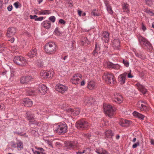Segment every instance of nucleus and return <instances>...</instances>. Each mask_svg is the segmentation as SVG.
Returning a JSON list of instances; mask_svg holds the SVG:
<instances>
[{
    "mask_svg": "<svg viewBox=\"0 0 154 154\" xmlns=\"http://www.w3.org/2000/svg\"><path fill=\"white\" fill-rule=\"evenodd\" d=\"M14 71V70H12L11 71V77H13L15 76Z\"/></svg>",
    "mask_w": 154,
    "mask_h": 154,
    "instance_id": "nucleus-54",
    "label": "nucleus"
},
{
    "mask_svg": "<svg viewBox=\"0 0 154 154\" xmlns=\"http://www.w3.org/2000/svg\"><path fill=\"white\" fill-rule=\"evenodd\" d=\"M55 89L57 91L63 94L67 90L68 88L62 84H58L56 86Z\"/></svg>",
    "mask_w": 154,
    "mask_h": 154,
    "instance_id": "nucleus-11",
    "label": "nucleus"
},
{
    "mask_svg": "<svg viewBox=\"0 0 154 154\" xmlns=\"http://www.w3.org/2000/svg\"><path fill=\"white\" fill-rule=\"evenodd\" d=\"M123 100L121 95L119 94L116 93L114 96L113 101L118 103H122Z\"/></svg>",
    "mask_w": 154,
    "mask_h": 154,
    "instance_id": "nucleus-14",
    "label": "nucleus"
},
{
    "mask_svg": "<svg viewBox=\"0 0 154 154\" xmlns=\"http://www.w3.org/2000/svg\"><path fill=\"white\" fill-rule=\"evenodd\" d=\"M35 64L39 67H42L44 65L42 60L41 59L36 60L35 62Z\"/></svg>",
    "mask_w": 154,
    "mask_h": 154,
    "instance_id": "nucleus-35",
    "label": "nucleus"
},
{
    "mask_svg": "<svg viewBox=\"0 0 154 154\" xmlns=\"http://www.w3.org/2000/svg\"><path fill=\"white\" fill-rule=\"evenodd\" d=\"M75 125L77 128L83 129L87 128L89 126V125L85 120L82 119L76 122Z\"/></svg>",
    "mask_w": 154,
    "mask_h": 154,
    "instance_id": "nucleus-6",
    "label": "nucleus"
},
{
    "mask_svg": "<svg viewBox=\"0 0 154 154\" xmlns=\"http://www.w3.org/2000/svg\"><path fill=\"white\" fill-rule=\"evenodd\" d=\"M95 11H96V9L93 10V11L91 12V14L94 16H98L99 15L97 14L96 13V12H95Z\"/></svg>",
    "mask_w": 154,
    "mask_h": 154,
    "instance_id": "nucleus-51",
    "label": "nucleus"
},
{
    "mask_svg": "<svg viewBox=\"0 0 154 154\" xmlns=\"http://www.w3.org/2000/svg\"><path fill=\"white\" fill-rule=\"evenodd\" d=\"M35 149L39 151L34 150L33 149H32V150L34 154H46L44 152L45 150L42 148L35 147Z\"/></svg>",
    "mask_w": 154,
    "mask_h": 154,
    "instance_id": "nucleus-24",
    "label": "nucleus"
},
{
    "mask_svg": "<svg viewBox=\"0 0 154 154\" xmlns=\"http://www.w3.org/2000/svg\"><path fill=\"white\" fill-rule=\"evenodd\" d=\"M105 134L106 137L107 138H111L113 136V133L112 131L110 130L106 131L105 132Z\"/></svg>",
    "mask_w": 154,
    "mask_h": 154,
    "instance_id": "nucleus-36",
    "label": "nucleus"
},
{
    "mask_svg": "<svg viewBox=\"0 0 154 154\" xmlns=\"http://www.w3.org/2000/svg\"><path fill=\"white\" fill-rule=\"evenodd\" d=\"M13 8V7L12 5H10L8 7L7 9L9 11H11L12 10Z\"/></svg>",
    "mask_w": 154,
    "mask_h": 154,
    "instance_id": "nucleus-52",
    "label": "nucleus"
},
{
    "mask_svg": "<svg viewBox=\"0 0 154 154\" xmlns=\"http://www.w3.org/2000/svg\"><path fill=\"white\" fill-rule=\"evenodd\" d=\"M150 142L151 144L154 145V139H152L150 141Z\"/></svg>",
    "mask_w": 154,
    "mask_h": 154,
    "instance_id": "nucleus-61",
    "label": "nucleus"
},
{
    "mask_svg": "<svg viewBox=\"0 0 154 154\" xmlns=\"http://www.w3.org/2000/svg\"><path fill=\"white\" fill-rule=\"evenodd\" d=\"M27 119L32 124H34L35 125L37 126L40 125L39 123L33 117L32 114H31L29 113H27Z\"/></svg>",
    "mask_w": 154,
    "mask_h": 154,
    "instance_id": "nucleus-13",
    "label": "nucleus"
},
{
    "mask_svg": "<svg viewBox=\"0 0 154 154\" xmlns=\"http://www.w3.org/2000/svg\"><path fill=\"white\" fill-rule=\"evenodd\" d=\"M121 68V66L118 64H114L113 66L112 69L115 70H119Z\"/></svg>",
    "mask_w": 154,
    "mask_h": 154,
    "instance_id": "nucleus-38",
    "label": "nucleus"
},
{
    "mask_svg": "<svg viewBox=\"0 0 154 154\" xmlns=\"http://www.w3.org/2000/svg\"><path fill=\"white\" fill-rule=\"evenodd\" d=\"M127 75V73L125 72L120 75L119 76L118 80L121 84H123L125 83Z\"/></svg>",
    "mask_w": 154,
    "mask_h": 154,
    "instance_id": "nucleus-16",
    "label": "nucleus"
},
{
    "mask_svg": "<svg viewBox=\"0 0 154 154\" xmlns=\"http://www.w3.org/2000/svg\"><path fill=\"white\" fill-rule=\"evenodd\" d=\"M127 75L128 78H132L133 77V76L131 74V73H129Z\"/></svg>",
    "mask_w": 154,
    "mask_h": 154,
    "instance_id": "nucleus-57",
    "label": "nucleus"
},
{
    "mask_svg": "<svg viewBox=\"0 0 154 154\" xmlns=\"http://www.w3.org/2000/svg\"><path fill=\"white\" fill-rule=\"evenodd\" d=\"M65 146L67 149H75L78 148V143L76 141H70L67 142L65 144Z\"/></svg>",
    "mask_w": 154,
    "mask_h": 154,
    "instance_id": "nucleus-9",
    "label": "nucleus"
},
{
    "mask_svg": "<svg viewBox=\"0 0 154 154\" xmlns=\"http://www.w3.org/2000/svg\"><path fill=\"white\" fill-rule=\"evenodd\" d=\"M37 17H38V16L36 15H30V17L31 19H34L35 20V19H36V18Z\"/></svg>",
    "mask_w": 154,
    "mask_h": 154,
    "instance_id": "nucleus-49",
    "label": "nucleus"
},
{
    "mask_svg": "<svg viewBox=\"0 0 154 154\" xmlns=\"http://www.w3.org/2000/svg\"><path fill=\"white\" fill-rule=\"evenodd\" d=\"M49 19L53 23L55 22L56 18L54 16H52L49 18Z\"/></svg>",
    "mask_w": 154,
    "mask_h": 154,
    "instance_id": "nucleus-43",
    "label": "nucleus"
},
{
    "mask_svg": "<svg viewBox=\"0 0 154 154\" xmlns=\"http://www.w3.org/2000/svg\"><path fill=\"white\" fill-rule=\"evenodd\" d=\"M142 29L144 31L146 30V27L144 26L143 25L142 26Z\"/></svg>",
    "mask_w": 154,
    "mask_h": 154,
    "instance_id": "nucleus-64",
    "label": "nucleus"
},
{
    "mask_svg": "<svg viewBox=\"0 0 154 154\" xmlns=\"http://www.w3.org/2000/svg\"><path fill=\"white\" fill-rule=\"evenodd\" d=\"M16 30L15 28L11 27L9 28L7 30L6 36L7 37H10L14 35L16 32Z\"/></svg>",
    "mask_w": 154,
    "mask_h": 154,
    "instance_id": "nucleus-15",
    "label": "nucleus"
},
{
    "mask_svg": "<svg viewBox=\"0 0 154 154\" xmlns=\"http://www.w3.org/2000/svg\"><path fill=\"white\" fill-rule=\"evenodd\" d=\"M147 5H150L152 4V0H145Z\"/></svg>",
    "mask_w": 154,
    "mask_h": 154,
    "instance_id": "nucleus-48",
    "label": "nucleus"
},
{
    "mask_svg": "<svg viewBox=\"0 0 154 154\" xmlns=\"http://www.w3.org/2000/svg\"><path fill=\"white\" fill-rule=\"evenodd\" d=\"M47 87L44 85H39L38 86V91L41 94H45L47 93Z\"/></svg>",
    "mask_w": 154,
    "mask_h": 154,
    "instance_id": "nucleus-18",
    "label": "nucleus"
},
{
    "mask_svg": "<svg viewBox=\"0 0 154 154\" xmlns=\"http://www.w3.org/2000/svg\"><path fill=\"white\" fill-rule=\"evenodd\" d=\"M104 111L105 113L109 117H111L113 116L115 111L112 106L109 104H104L103 105Z\"/></svg>",
    "mask_w": 154,
    "mask_h": 154,
    "instance_id": "nucleus-5",
    "label": "nucleus"
},
{
    "mask_svg": "<svg viewBox=\"0 0 154 154\" xmlns=\"http://www.w3.org/2000/svg\"><path fill=\"white\" fill-rule=\"evenodd\" d=\"M5 48L2 45H0V52H2L3 51H4Z\"/></svg>",
    "mask_w": 154,
    "mask_h": 154,
    "instance_id": "nucleus-50",
    "label": "nucleus"
},
{
    "mask_svg": "<svg viewBox=\"0 0 154 154\" xmlns=\"http://www.w3.org/2000/svg\"><path fill=\"white\" fill-rule=\"evenodd\" d=\"M14 5L16 8H18L21 7V4L20 3L18 2H15L14 4Z\"/></svg>",
    "mask_w": 154,
    "mask_h": 154,
    "instance_id": "nucleus-41",
    "label": "nucleus"
},
{
    "mask_svg": "<svg viewBox=\"0 0 154 154\" xmlns=\"http://www.w3.org/2000/svg\"><path fill=\"white\" fill-rule=\"evenodd\" d=\"M112 44L113 47H115L119 49L120 47V41L119 38H116L112 42Z\"/></svg>",
    "mask_w": 154,
    "mask_h": 154,
    "instance_id": "nucleus-26",
    "label": "nucleus"
},
{
    "mask_svg": "<svg viewBox=\"0 0 154 154\" xmlns=\"http://www.w3.org/2000/svg\"><path fill=\"white\" fill-rule=\"evenodd\" d=\"M122 8L124 11L128 13L129 11V6L127 3H124L122 5Z\"/></svg>",
    "mask_w": 154,
    "mask_h": 154,
    "instance_id": "nucleus-34",
    "label": "nucleus"
},
{
    "mask_svg": "<svg viewBox=\"0 0 154 154\" xmlns=\"http://www.w3.org/2000/svg\"><path fill=\"white\" fill-rule=\"evenodd\" d=\"M140 145V142L138 141L137 142V143L134 144L132 146V147L133 148H136L137 146H139Z\"/></svg>",
    "mask_w": 154,
    "mask_h": 154,
    "instance_id": "nucleus-44",
    "label": "nucleus"
},
{
    "mask_svg": "<svg viewBox=\"0 0 154 154\" xmlns=\"http://www.w3.org/2000/svg\"><path fill=\"white\" fill-rule=\"evenodd\" d=\"M123 63L126 67H128L129 66V63L127 60H123Z\"/></svg>",
    "mask_w": 154,
    "mask_h": 154,
    "instance_id": "nucleus-45",
    "label": "nucleus"
},
{
    "mask_svg": "<svg viewBox=\"0 0 154 154\" xmlns=\"http://www.w3.org/2000/svg\"><path fill=\"white\" fill-rule=\"evenodd\" d=\"M145 102L142 100L139 101L137 104V106L141 111L146 112L148 110V107L146 105Z\"/></svg>",
    "mask_w": 154,
    "mask_h": 154,
    "instance_id": "nucleus-8",
    "label": "nucleus"
},
{
    "mask_svg": "<svg viewBox=\"0 0 154 154\" xmlns=\"http://www.w3.org/2000/svg\"><path fill=\"white\" fill-rule=\"evenodd\" d=\"M43 15L49 14L51 13V12L49 10H42Z\"/></svg>",
    "mask_w": 154,
    "mask_h": 154,
    "instance_id": "nucleus-42",
    "label": "nucleus"
},
{
    "mask_svg": "<svg viewBox=\"0 0 154 154\" xmlns=\"http://www.w3.org/2000/svg\"><path fill=\"white\" fill-rule=\"evenodd\" d=\"M102 125H101V126H104L106 125V123L104 120L102 121L101 123Z\"/></svg>",
    "mask_w": 154,
    "mask_h": 154,
    "instance_id": "nucleus-56",
    "label": "nucleus"
},
{
    "mask_svg": "<svg viewBox=\"0 0 154 154\" xmlns=\"http://www.w3.org/2000/svg\"><path fill=\"white\" fill-rule=\"evenodd\" d=\"M96 86V84L93 81H90L88 83V88L90 90L94 89Z\"/></svg>",
    "mask_w": 154,
    "mask_h": 154,
    "instance_id": "nucleus-28",
    "label": "nucleus"
},
{
    "mask_svg": "<svg viewBox=\"0 0 154 154\" xmlns=\"http://www.w3.org/2000/svg\"><path fill=\"white\" fill-rule=\"evenodd\" d=\"M27 93L29 95H35L36 93L35 91L32 90L31 89H30L27 91Z\"/></svg>",
    "mask_w": 154,
    "mask_h": 154,
    "instance_id": "nucleus-40",
    "label": "nucleus"
},
{
    "mask_svg": "<svg viewBox=\"0 0 154 154\" xmlns=\"http://www.w3.org/2000/svg\"><path fill=\"white\" fill-rule=\"evenodd\" d=\"M82 75L80 74H75L71 78V82L72 84L76 85L78 83L79 81L82 79Z\"/></svg>",
    "mask_w": 154,
    "mask_h": 154,
    "instance_id": "nucleus-10",
    "label": "nucleus"
},
{
    "mask_svg": "<svg viewBox=\"0 0 154 154\" xmlns=\"http://www.w3.org/2000/svg\"><path fill=\"white\" fill-rule=\"evenodd\" d=\"M45 51L48 54H53L56 52L57 46L56 44L53 42H49L46 44L45 46Z\"/></svg>",
    "mask_w": 154,
    "mask_h": 154,
    "instance_id": "nucleus-1",
    "label": "nucleus"
},
{
    "mask_svg": "<svg viewBox=\"0 0 154 154\" xmlns=\"http://www.w3.org/2000/svg\"><path fill=\"white\" fill-rule=\"evenodd\" d=\"M85 150H84L83 151V152H80V151H79V152H76V153L77 154H81V153H85Z\"/></svg>",
    "mask_w": 154,
    "mask_h": 154,
    "instance_id": "nucleus-59",
    "label": "nucleus"
},
{
    "mask_svg": "<svg viewBox=\"0 0 154 154\" xmlns=\"http://www.w3.org/2000/svg\"><path fill=\"white\" fill-rule=\"evenodd\" d=\"M85 84V82L84 80L82 81L81 83V86H83Z\"/></svg>",
    "mask_w": 154,
    "mask_h": 154,
    "instance_id": "nucleus-63",
    "label": "nucleus"
},
{
    "mask_svg": "<svg viewBox=\"0 0 154 154\" xmlns=\"http://www.w3.org/2000/svg\"><path fill=\"white\" fill-rule=\"evenodd\" d=\"M36 14L39 15H43L42 10L38 12V13H37Z\"/></svg>",
    "mask_w": 154,
    "mask_h": 154,
    "instance_id": "nucleus-62",
    "label": "nucleus"
},
{
    "mask_svg": "<svg viewBox=\"0 0 154 154\" xmlns=\"http://www.w3.org/2000/svg\"><path fill=\"white\" fill-rule=\"evenodd\" d=\"M98 51H97V50L94 49V50L93 51V52L92 53V55L93 56H95L97 54Z\"/></svg>",
    "mask_w": 154,
    "mask_h": 154,
    "instance_id": "nucleus-53",
    "label": "nucleus"
},
{
    "mask_svg": "<svg viewBox=\"0 0 154 154\" xmlns=\"http://www.w3.org/2000/svg\"><path fill=\"white\" fill-rule=\"evenodd\" d=\"M23 103L26 105L27 106H31L33 104V102L30 99L28 98H25L23 100Z\"/></svg>",
    "mask_w": 154,
    "mask_h": 154,
    "instance_id": "nucleus-27",
    "label": "nucleus"
},
{
    "mask_svg": "<svg viewBox=\"0 0 154 154\" xmlns=\"http://www.w3.org/2000/svg\"><path fill=\"white\" fill-rule=\"evenodd\" d=\"M114 64L112 62H106L104 64V66L105 67L108 68L109 69H112Z\"/></svg>",
    "mask_w": 154,
    "mask_h": 154,
    "instance_id": "nucleus-33",
    "label": "nucleus"
},
{
    "mask_svg": "<svg viewBox=\"0 0 154 154\" xmlns=\"http://www.w3.org/2000/svg\"><path fill=\"white\" fill-rule=\"evenodd\" d=\"M59 22L60 23L63 24H64L65 23V22L62 19H60L59 20Z\"/></svg>",
    "mask_w": 154,
    "mask_h": 154,
    "instance_id": "nucleus-55",
    "label": "nucleus"
},
{
    "mask_svg": "<svg viewBox=\"0 0 154 154\" xmlns=\"http://www.w3.org/2000/svg\"><path fill=\"white\" fill-rule=\"evenodd\" d=\"M103 78L108 84L113 85L115 84L116 83L115 78L113 74L111 73H104L103 76Z\"/></svg>",
    "mask_w": 154,
    "mask_h": 154,
    "instance_id": "nucleus-2",
    "label": "nucleus"
},
{
    "mask_svg": "<svg viewBox=\"0 0 154 154\" xmlns=\"http://www.w3.org/2000/svg\"><path fill=\"white\" fill-rule=\"evenodd\" d=\"M41 24L44 28L47 29L50 28L51 26V23L48 20L44 21Z\"/></svg>",
    "mask_w": 154,
    "mask_h": 154,
    "instance_id": "nucleus-25",
    "label": "nucleus"
},
{
    "mask_svg": "<svg viewBox=\"0 0 154 154\" xmlns=\"http://www.w3.org/2000/svg\"><path fill=\"white\" fill-rule=\"evenodd\" d=\"M137 88L143 94H145L147 91L146 89L144 86L140 85L139 83H137L135 85Z\"/></svg>",
    "mask_w": 154,
    "mask_h": 154,
    "instance_id": "nucleus-19",
    "label": "nucleus"
},
{
    "mask_svg": "<svg viewBox=\"0 0 154 154\" xmlns=\"http://www.w3.org/2000/svg\"><path fill=\"white\" fill-rule=\"evenodd\" d=\"M104 2L107 11L110 14H112L113 13V11L112 10V8L109 2L107 0H104Z\"/></svg>",
    "mask_w": 154,
    "mask_h": 154,
    "instance_id": "nucleus-20",
    "label": "nucleus"
},
{
    "mask_svg": "<svg viewBox=\"0 0 154 154\" xmlns=\"http://www.w3.org/2000/svg\"><path fill=\"white\" fill-rule=\"evenodd\" d=\"M14 40V38H12L9 40V41H10L11 43H13Z\"/></svg>",
    "mask_w": 154,
    "mask_h": 154,
    "instance_id": "nucleus-60",
    "label": "nucleus"
},
{
    "mask_svg": "<svg viewBox=\"0 0 154 154\" xmlns=\"http://www.w3.org/2000/svg\"><path fill=\"white\" fill-rule=\"evenodd\" d=\"M45 19V17H39L38 18L37 17L36 18V19H35V21H42L44 19Z\"/></svg>",
    "mask_w": 154,
    "mask_h": 154,
    "instance_id": "nucleus-47",
    "label": "nucleus"
},
{
    "mask_svg": "<svg viewBox=\"0 0 154 154\" xmlns=\"http://www.w3.org/2000/svg\"><path fill=\"white\" fill-rule=\"evenodd\" d=\"M133 115L136 117L141 119H143L144 116L136 111H134L133 113Z\"/></svg>",
    "mask_w": 154,
    "mask_h": 154,
    "instance_id": "nucleus-32",
    "label": "nucleus"
},
{
    "mask_svg": "<svg viewBox=\"0 0 154 154\" xmlns=\"http://www.w3.org/2000/svg\"><path fill=\"white\" fill-rule=\"evenodd\" d=\"M54 130L56 132L58 133L59 134H63L65 133L67 131V126L66 124L63 122L59 124L58 125H56Z\"/></svg>",
    "mask_w": 154,
    "mask_h": 154,
    "instance_id": "nucleus-3",
    "label": "nucleus"
},
{
    "mask_svg": "<svg viewBox=\"0 0 154 154\" xmlns=\"http://www.w3.org/2000/svg\"><path fill=\"white\" fill-rule=\"evenodd\" d=\"M82 43L81 44L83 45H84V44L87 42L88 39L87 38L85 37H83L81 38Z\"/></svg>",
    "mask_w": 154,
    "mask_h": 154,
    "instance_id": "nucleus-39",
    "label": "nucleus"
},
{
    "mask_svg": "<svg viewBox=\"0 0 154 154\" xmlns=\"http://www.w3.org/2000/svg\"><path fill=\"white\" fill-rule=\"evenodd\" d=\"M139 40L140 42L142 43L143 44L149 48L152 49V46L151 44L146 38L142 36H140L139 38Z\"/></svg>",
    "mask_w": 154,
    "mask_h": 154,
    "instance_id": "nucleus-12",
    "label": "nucleus"
},
{
    "mask_svg": "<svg viewBox=\"0 0 154 154\" xmlns=\"http://www.w3.org/2000/svg\"><path fill=\"white\" fill-rule=\"evenodd\" d=\"M109 33L106 31L103 32L102 34V39L104 40L106 43H107L109 40Z\"/></svg>",
    "mask_w": 154,
    "mask_h": 154,
    "instance_id": "nucleus-21",
    "label": "nucleus"
},
{
    "mask_svg": "<svg viewBox=\"0 0 154 154\" xmlns=\"http://www.w3.org/2000/svg\"><path fill=\"white\" fill-rule=\"evenodd\" d=\"M13 61L15 63L21 66H25L28 64L26 59L22 56L15 57Z\"/></svg>",
    "mask_w": 154,
    "mask_h": 154,
    "instance_id": "nucleus-4",
    "label": "nucleus"
},
{
    "mask_svg": "<svg viewBox=\"0 0 154 154\" xmlns=\"http://www.w3.org/2000/svg\"><path fill=\"white\" fill-rule=\"evenodd\" d=\"M37 54V51L36 49L35 48H33L31 50L29 53H28V55L30 58L33 57Z\"/></svg>",
    "mask_w": 154,
    "mask_h": 154,
    "instance_id": "nucleus-29",
    "label": "nucleus"
},
{
    "mask_svg": "<svg viewBox=\"0 0 154 154\" xmlns=\"http://www.w3.org/2000/svg\"><path fill=\"white\" fill-rule=\"evenodd\" d=\"M33 78V76L29 75L27 76L23 77L20 78V82L22 84L27 83Z\"/></svg>",
    "mask_w": 154,
    "mask_h": 154,
    "instance_id": "nucleus-17",
    "label": "nucleus"
},
{
    "mask_svg": "<svg viewBox=\"0 0 154 154\" xmlns=\"http://www.w3.org/2000/svg\"><path fill=\"white\" fill-rule=\"evenodd\" d=\"M95 151L98 154H109L106 150L102 148L96 149Z\"/></svg>",
    "mask_w": 154,
    "mask_h": 154,
    "instance_id": "nucleus-30",
    "label": "nucleus"
},
{
    "mask_svg": "<svg viewBox=\"0 0 154 154\" xmlns=\"http://www.w3.org/2000/svg\"><path fill=\"white\" fill-rule=\"evenodd\" d=\"M54 72L52 70L46 72L42 71L40 73V76L42 79L49 78L53 76Z\"/></svg>",
    "mask_w": 154,
    "mask_h": 154,
    "instance_id": "nucleus-7",
    "label": "nucleus"
},
{
    "mask_svg": "<svg viewBox=\"0 0 154 154\" xmlns=\"http://www.w3.org/2000/svg\"><path fill=\"white\" fill-rule=\"evenodd\" d=\"M94 101V100L92 97H87L85 98L84 103L86 105L89 106L93 103Z\"/></svg>",
    "mask_w": 154,
    "mask_h": 154,
    "instance_id": "nucleus-23",
    "label": "nucleus"
},
{
    "mask_svg": "<svg viewBox=\"0 0 154 154\" xmlns=\"http://www.w3.org/2000/svg\"><path fill=\"white\" fill-rule=\"evenodd\" d=\"M95 49L97 51L99 50L100 49V47L99 43H96Z\"/></svg>",
    "mask_w": 154,
    "mask_h": 154,
    "instance_id": "nucleus-46",
    "label": "nucleus"
},
{
    "mask_svg": "<svg viewBox=\"0 0 154 154\" xmlns=\"http://www.w3.org/2000/svg\"><path fill=\"white\" fill-rule=\"evenodd\" d=\"M17 147L18 150H21L23 148V144L20 141H18L17 142Z\"/></svg>",
    "mask_w": 154,
    "mask_h": 154,
    "instance_id": "nucleus-37",
    "label": "nucleus"
},
{
    "mask_svg": "<svg viewBox=\"0 0 154 154\" xmlns=\"http://www.w3.org/2000/svg\"><path fill=\"white\" fill-rule=\"evenodd\" d=\"M120 125L123 127L128 125L131 123V122L127 120L123 119L120 121Z\"/></svg>",
    "mask_w": 154,
    "mask_h": 154,
    "instance_id": "nucleus-31",
    "label": "nucleus"
},
{
    "mask_svg": "<svg viewBox=\"0 0 154 154\" xmlns=\"http://www.w3.org/2000/svg\"><path fill=\"white\" fill-rule=\"evenodd\" d=\"M67 110L74 116H77L80 112V110L79 108H75V109L70 108L68 109Z\"/></svg>",
    "mask_w": 154,
    "mask_h": 154,
    "instance_id": "nucleus-22",
    "label": "nucleus"
},
{
    "mask_svg": "<svg viewBox=\"0 0 154 154\" xmlns=\"http://www.w3.org/2000/svg\"><path fill=\"white\" fill-rule=\"evenodd\" d=\"M78 12L79 15V16H81L82 15V11L80 10H78Z\"/></svg>",
    "mask_w": 154,
    "mask_h": 154,
    "instance_id": "nucleus-58",
    "label": "nucleus"
}]
</instances>
